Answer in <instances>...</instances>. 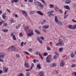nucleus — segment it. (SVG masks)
I'll return each mask as SVG.
<instances>
[{
  "label": "nucleus",
  "instance_id": "nucleus-1",
  "mask_svg": "<svg viewBox=\"0 0 76 76\" xmlns=\"http://www.w3.org/2000/svg\"><path fill=\"white\" fill-rule=\"evenodd\" d=\"M57 46H64V43L63 42V40L60 39H59L58 41V43L56 45Z\"/></svg>",
  "mask_w": 76,
  "mask_h": 76
},
{
  "label": "nucleus",
  "instance_id": "nucleus-2",
  "mask_svg": "<svg viewBox=\"0 0 76 76\" xmlns=\"http://www.w3.org/2000/svg\"><path fill=\"white\" fill-rule=\"evenodd\" d=\"M51 57H52V55H50L46 58V60L47 63H50V61L51 60Z\"/></svg>",
  "mask_w": 76,
  "mask_h": 76
},
{
  "label": "nucleus",
  "instance_id": "nucleus-3",
  "mask_svg": "<svg viewBox=\"0 0 76 76\" xmlns=\"http://www.w3.org/2000/svg\"><path fill=\"white\" fill-rule=\"evenodd\" d=\"M10 48L11 49V50L12 51H18V49H16V48L14 47V46L13 45L11 46L10 48H8V49H10Z\"/></svg>",
  "mask_w": 76,
  "mask_h": 76
},
{
  "label": "nucleus",
  "instance_id": "nucleus-4",
  "mask_svg": "<svg viewBox=\"0 0 76 76\" xmlns=\"http://www.w3.org/2000/svg\"><path fill=\"white\" fill-rule=\"evenodd\" d=\"M68 27L69 29H75L76 28V25H69Z\"/></svg>",
  "mask_w": 76,
  "mask_h": 76
},
{
  "label": "nucleus",
  "instance_id": "nucleus-5",
  "mask_svg": "<svg viewBox=\"0 0 76 76\" xmlns=\"http://www.w3.org/2000/svg\"><path fill=\"white\" fill-rule=\"evenodd\" d=\"M54 10H51L50 11H48V13H50L48 15V16H54V14H53V13H54Z\"/></svg>",
  "mask_w": 76,
  "mask_h": 76
},
{
  "label": "nucleus",
  "instance_id": "nucleus-6",
  "mask_svg": "<svg viewBox=\"0 0 76 76\" xmlns=\"http://www.w3.org/2000/svg\"><path fill=\"white\" fill-rule=\"evenodd\" d=\"M27 37H31L34 35V32H33V30H31V33H28L27 34Z\"/></svg>",
  "mask_w": 76,
  "mask_h": 76
},
{
  "label": "nucleus",
  "instance_id": "nucleus-7",
  "mask_svg": "<svg viewBox=\"0 0 76 76\" xmlns=\"http://www.w3.org/2000/svg\"><path fill=\"white\" fill-rule=\"evenodd\" d=\"M6 56V54L4 53H0V58H4V56Z\"/></svg>",
  "mask_w": 76,
  "mask_h": 76
},
{
  "label": "nucleus",
  "instance_id": "nucleus-8",
  "mask_svg": "<svg viewBox=\"0 0 76 76\" xmlns=\"http://www.w3.org/2000/svg\"><path fill=\"white\" fill-rule=\"evenodd\" d=\"M14 34V33H11V37H12V39L13 40L16 41V37H15V35L13 34Z\"/></svg>",
  "mask_w": 76,
  "mask_h": 76
},
{
  "label": "nucleus",
  "instance_id": "nucleus-9",
  "mask_svg": "<svg viewBox=\"0 0 76 76\" xmlns=\"http://www.w3.org/2000/svg\"><path fill=\"white\" fill-rule=\"evenodd\" d=\"M29 29V27L27 26V27L26 28H25L24 29H25L26 32H28V29H29L28 32H31V29Z\"/></svg>",
  "mask_w": 76,
  "mask_h": 76
},
{
  "label": "nucleus",
  "instance_id": "nucleus-10",
  "mask_svg": "<svg viewBox=\"0 0 76 76\" xmlns=\"http://www.w3.org/2000/svg\"><path fill=\"white\" fill-rule=\"evenodd\" d=\"M22 13H23V15L25 16H26V17L27 16L28 14H27V12H26L25 11L22 10Z\"/></svg>",
  "mask_w": 76,
  "mask_h": 76
},
{
  "label": "nucleus",
  "instance_id": "nucleus-11",
  "mask_svg": "<svg viewBox=\"0 0 76 76\" xmlns=\"http://www.w3.org/2000/svg\"><path fill=\"white\" fill-rule=\"evenodd\" d=\"M50 67H56L57 65L56 64V63H53L50 64Z\"/></svg>",
  "mask_w": 76,
  "mask_h": 76
},
{
  "label": "nucleus",
  "instance_id": "nucleus-12",
  "mask_svg": "<svg viewBox=\"0 0 76 76\" xmlns=\"http://www.w3.org/2000/svg\"><path fill=\"white\" fill-rule=\"evenodd\" d=\"M64 7L65 9H67V10H70V7L68 5H65L64 6Z\"/></svg>",
  "mask_w": 76,
  "mask_h": 76
},
{
  "label": "nucleus",
  "instance_id": "nucleus-13",
  "mask_svg": "<svg viewBox=\"0 0 76 76\" xmlns=\"http://www.w3.org/2000/svg\"><path fill=\"white\" fill-rule=\"evenodd\" d=\"M36 12L37 13H38L39 15H41V16H43V15H44V14L40 11H37Z\"/></svg>",
  "mask_w": 76,
  "mask_h": 76
},
{
  "label": "nucleus",
  "instance_id": "nucleus-14",
  "mask_svg": "<svg viewBox=\"0 0 76 76\" xmlns=\"http://www.w3.org/2000/svg\"><path fill=\"white\" fill-rule=\"evenodd\" d=\"M37 41H38L39 42L40 44H42V41L40 39L39 37H37Z\"/></svg>",
  "mask_w": 76,
  "mask_h": 76
},
{
  "label": "nucleus",
  "instance_id": "nucleus-15",
  "mask_svg": "<svg viewBox=\"0 0 76 76\" xmlns=\"http://www.w3.org/2000/svg\"><path fill=\"white\" fill-rule=\"evenodd\" d=\"M39 7H40L41 8H43V7H44V5L41 3L39 4Z\"/></svg>",
  "mask_w": 76,
  "mask_h": 76
},
{
  "label": "nucleus",
  "instance_id": "nucleus-16",
  "mask_svg": "<svg viewBox=\"0 0 76 76\" xmlns=\"http://www.w3.org/2000/svg\"><path fill=\"white\" fill-rule=\"evenodd\" d=\"M47 22V20H42L41 22V25H43L45 22Z\"/></svg>",
  "mask_w": 76,
  "mask_h": 76
},
{
  "label": "nucleus",
  "instance_id": "nucleus-17",
  "mask_svg": "<svg viewBox=\"0 0 76 76\" xmlns=\"http://www.w3.org/2000/svg\"><path fill=\"white\" fill-rule=\"evenodd\" d=\"M43 28H44L45 29H48L49 28V25H44L43 26Z\"/></svg>",
  "mask_w": 76,
  "mask_h": 76
},
{
  "label": "nucleus",
  "instance_id": "nucleus-18",
  "mask_svg": "<svg viewBox=\"0 0 76 76\" xmlns=\"http://www.w3.org/2000/svg\"><path fill=\"white\" fill-rule=\"evenodd\" d=\"M34 32L35 33L37 34H40V32L39 31V30L37 29H35L34 30Z\"/></svg>",
  "mask_w": 76,
  "mask_h": 76
},
{
  "label": "nucleus",
  "instance_id": "nucleus-19",
  "mask_svg": "<svg viewBox=\"0 0 76 76\" xmlns=\"http://www.w3.org/2000/svg\"><path fill=\"white\" fill-rule=\"evenodd\" d=\"M71 3V0H66L65 2V3L66 4H69V3Z\"/></svg>",
  "mask_w": 76,
  "mask_h": 76
},
{
  "label": "nucleus",
  "instance_id": "nucleus-20",
  "mask_svg": "<svg viewBox=\"0 0 76 76\" xmlns=\"http://www.w3.org/2000/svg\"><path fill=\"white\" fill-rule=\"evenodd\" d=\"M58 25H63V22L61 21H59L58 22Z\"/></svg>",
  "mask_w": 76,
  "mask_h": 76
},
{
  "label": "nucleus",
  "instance_id": "nucleus-21",
  "mask_svg": "<svg viewBox=\"0 0 76 76\" xmlns=\"http://www.w3.org/2000/svg\"><path fill=\"white\" fill-rule=\"evenodd\" d=\"M6 13H4L2 15V17L3 19H4L6 18Z\"/></svg>",
  "mask_w": 76,
  "mask_h": 76
},
{
  "label": "nucleus",
  "instance_id": "nucleus-22",
  "mask_svg": "<svg viewBox=\"0 0 76 76\" xmlns=\"http://www.w3.org/2000/svg\"><path fill=\"white\" fill-rule=\"evenodd\" d=\"M70 56L72 58H75V56L73 55V53H70Z\"/></svg>",
  "mask_w": 76,
  "mask_h": 76
},
{
  "label": "nucleus",
  "instance_id": "nucleus-23",
  "mask_svg": "<svg viewBox=\"0 0 76 76\" xmlns=\"http://www.w3.org/2000/svg\"><path fill=\"white\" fill-rule=\"evenodd\" d=\"M24 66L25 67L28 68L29 67V64L28 63H25L24 64Z\"/></svg>",
  "mask_w": 76,
  "mask_h": 76
},
{
  "label": "nucleus",
  "instance_id": "nucleus-24",
  "mask_svg": "<svg viewBox=\"0 0 76 76\" xmlns=\"http://www.w3.org/2000/svg\"><path fill=\"white\" fill-rule=\"evenodd\" d=\"M64 62L61 61L60 63V66L61 67H63L64 66Z\"/></svg>",
  "mask_w": 76,
  "mask_h": 76
},
{
  "label": "nucleus",
  "instance_id": "nucleus-25",
  "mask_svg": "<svg viewBox=\"0 0 76 76\" xmlns=\"http://www.w3.org/2000/svg\"><path fill=\"white\" fill-rule=\"evenodd\" d=\"M34 3H35L36 5H39V4L40 3V2H38V1L34 2Z\"/></svg>",
  "mask_w": 76,
  "mask_h": 76
},
{
  "label": "nucleus",
  "instance_id": "nucleus-26",
  "mask_svg": "<svg viewBox=\"0 0 76 76\" xmlns=\"http://www.w3.org/2000/svg\"><path fill=\"white\" fill-rule=\"evenodd\" d=\"M63 50V48H61L59 49V52H61V51H62Z\"/></svg>",
  "mask_w": 76,
  "mask_h": 76
},
{
  "label": "nucleus",
  "instance_id": "nucleus-27",
  "mask_svg": "<svg viewBox=\"0 0 76 76\" xmlns=\"http://www.w3.org/2000/svg\"><path fill=\"white\" fill-rule=\"evenodd\" d=\"M2 31H3L5 32H8V30L7 29H4L2 30Z\"/></svg>",
  "mask_w": 76,
  "mask_h": 76
},
{
  "label": "nucleus",
  "instance_id": "nucleus-28",
  "mask_svg": "<svg viewBox=\"0 0 76 76\" xmlns=\"http://www.w3.org/2000/svg\"><path fill=\"white\" fill-rule=\"evenodd\" d=\"M37 67L38 68H39L38 69H41V66H40V64H38L37 65Z\"/></svg>",
  "mask_w": 76,
  "mask_h": 76
},
{
  "label": "nucleus",
  "instance_id": "nucleus-29",
  "mask_svg": "<svg viewBox=\"0 0 76 76\" xmlns=\"http://www.w3.org/2000/svg\"><path fill=\"white\" fill-rule=\"evenodd\" d=\"M39 76L38 75V76H44L43 75V73L42 72H40L39 73Z\"/></svg>",
  "mask_w": 76,
  "mask_h": 76
},
{
  "label": "nucleus",
  "instance_id": "nucleus-30",
  "mask_svg": "<svg viewBox=\"0 0 76 76\" xmlns=\"http://www.w3.org/2000/svg\"><path fill=\"white\" fill-rule=\"evenodd\" d=\"M35 53L36 55H39V54H41V53L39 52H36Z\"/></svg>",
  "mask_w": 76,
  "mask_h": 76
},
{
  "label": "nucleus",
  "instance_id": "nucleus-31",
  "mask_svg": "<svg viewBox=\"0 0 76 76\" xmlns=\"http://www.w3.org/2000/svg\"><path fill=\"white\" fill-rule=\"evenodd\" d=\"M26 76H30V73L29 72H27L26 73Z\"/></svg>",
  "mask_w": 76,
  "mask_h": 76
},
{
  "label": "nucleus",
  "instance_id": "nucleus-32",
  "mask_svg": "<svg viewBox=\"0 0 76 76\" xmlns=\"http://www.w3.org/2000/svg\"><path fill=\"white\" fill-rule=\"evenodd\" d=\"M35 13V12L34 11L30 12V15H32V14H34Z\"/></svg>",
  "mask_w": 76,
  "mask_h": 76
},
{
  "label": "nucleus",
  "instance_id": "nucleus-33",
  "mask_svg": "<svg viewBox=\"0 0 76 76\" xmlns=\"http://www.w3.org/2000/svg\"><path fill=\"white\" fill-rule=\"evenodd\" d=\"M4 22H5V21H2L1 22H0V26H1V24H2Z\"/></svg>",
  "mask_w": 76,
  "mask_h": 76
},
{
  "label": "nucleus",
  "instance_id": "nucleus-34",
  "mask_svg": "<svg viewBox=\"0 0 76 76\" xmlns=\"http://www.w3.org/2000/svg\"><path fill=\"white\" fill-rule=\"evenodd\" d=\"M4 68L5 69L4 70V72H5L6 73V72H7V71H8V70H7V69L6 68V67H4Z\"/></svg>",
  "mask_w": 76,
  "mask_h": 76
},
{
  "label": "nucleus",
  "instance_id": "nucleus-35",
  "mask_svg": "<svg viewBox=\"0 0 76 76\" xmlns=\"http://www.w3.org/2000/svg\"><path fill=\"white\" fill-rule=\"evenodd\" d=\"M50 7L51 8H54V5H53L52 4H50Z\"/></svg>",
  "mask_w": 76,
  "mask_h": 76
},
{
  "label": "nucleus",
  "instance_id": "nucleus-36",
  "mask_svg": "<svg viewBox=\"0 0 76 76\" xmlns=\"http://www.w3.org/2000/svg\"><path fill=\"white\" fill-rule=\"evenodd\" d=\"M24 53H25V54H27V55H29V53L27 52L24 51Z\"/></svg>",
  "mask_w": 76,
  "mask_h": 76
},
{
  "label": "nucleus",
  "instance_id": "nucleus-37",
  "mask_svg": "<svg viewBox=\"0 0 76 76\" xmlns=\"http://www.w3.org/2000/svg\"><path fill=\"white\" fill-rule=\"evenodd\" d=\"M53 58H54V59H57V56H53Z\"/></svg>",
  "mask_w": 76,
  "mask_h": 76
},
{
  "label": "nucleus",
  "instance_id": "nucleus-38",
  "mask_svg": "<svg viewBox=\"0 0 76 76\" xmlns=\"http://www.w3.org/2000/svg\"><path fill=\"white\" fill-rule=\"evenodd\" d=\"M48 56V53L45 52L44 54V56Z\"/></svg>",
  "mask_w": 76,
  "mask_h": 76
},
{
  "label": "nucleus",
  "instance_id": "nucleus-39",
  "mask_svg": "<svg viewBox=\"0 0 76 76\" xmlns=\"http://www.w3.org/2000/svg\"><path fill=\"white\" fill-rule=\"evenodd\" d=\"M16 56L17 58H19L20 57V55L19 54H16Z\"/></svg>",
  "mask_w": 76,
  "mask_h": 76
},
{
  "label": "nucleus",
  "instance_id": "nucleus-40",
  "mask_svg": "<svg viewBox=\"0 0 76 76\" xmlns=\"http://www.w3.org/2000/svg\"><path fill=\"white\" fill-rule=\"evenodd\" d=\"M7 23H4L3 25L4 26H7Z\"/></svg>",
  "mask_w": 76,
  "mask_h": 76
},
{
  "label": "nucleus",
  "instance_id": "nucleus-41",
  "mask_svg": "<svg viewBox=\"0 0 76 76\" xmlns=\"http://www.w3.org/2000/svg\"><path fill=\"white\" fill-rule=\"evenodd\" d=\"M42 3H44V6H47V3L45 2V1L43 2Z\"/></svg>",
  "mask_w": 76,
  "mask_h": 76
},
{
  "label": "nucleus",
  "instance_id": "nucleus-42",
  "mask_svg": "<svg viewBox=\"0 0 76 76\" xmlns=\"http://www.w3.org/2000/svg\"><path fill=\"white\" fill-rule=\"evenodd\" d=\"M40 38H41V39H42L43 40V41H44V37H43L41 36L40 37Z\"/></svg>",
  "mask_w": 76,
  "mask_h": 76
},
{
  "label": "nucleus",
  "instance_id": "nucleus-43",
  "mask_svg": "<svg viewBox=\"0 0 76 76\" xmlns=\"http://www.w3.org/2000/svg\"><path fill=\"white\" fill-rule=\"evenodd\" d=\"M55 21L56 23H58V19H55Z\"/></svg>",
  "mask_w": 76,
  "mask_h": 76
},
{
  "label": "nucleus",
  "instance_id": "nucleus-44",
  "mask_svg": "<svg viewBox=\"0 0 76 76\" xmlns=\"http://www.w3.org/2000/svg\"><path fill=\"white\" fill-rule=\"evenodd\" d=\"M75 66H76V64H72L71 65L72 67H75Z\"/></svg>",
  "mask_w": 76,
  "mask_h": 76
},
{
  "label": "nucleus",
  "instance_id": "nucleus-45",
  "mask_svg": "<svg viewBox=\"0 0 76 76\" xmlns=\"http://www.w3.org/2000/svg\"><path fill=\"white\" fill-rule=\"evenodd\" d=\"M39 57H40L41 58L42 60H43V57H42V56H41V54H40V53H39Z\"/></svg>",
  "mask_w": 76,
  "mask_h": 76
},
{
  "label": "nucleus",
  "instance_id": "nucleus-46",
  "mask_svg": "<svg viewBox=\"0 0 76 76\" xmlns=\"http://www.w3.org/2000/svg\"><path fill=\"white\" fill-rule=\"evenodd\" d=\"M47 48L48 50H49V51H50L51 50V49L50 48H49V47H47Z\"/></svg>",
  "mask_w": 76,
  "mask_h": 76
},
{
  "label": "nucleus",
  "instance_id": "nucleus-47",
  "mask_svg": "<svg viewBox=\"0 0 76 76\" xmlns=\"http://www.w3.org/2000/svg\"><path fill=\"white\" fill-rule=\"evenodd\" d=\"M59 11L61 13H63V11L61 10H59Z\"/></svg>",
  "mask_w": 76,
  "mask_h": 76
},
{
  "label": "nucleus",
  "instance_id": "nucleus-48",
  "mask_svg": "<svg viewBox=\"0 0 76 76\" xmlns=\"http://www.w3.org/2000/svg\"><path fill=\"white\" fill-rule=\"evenodd\" d=\"M55 54H56V55H57V56H58V53L57 52H54Z\"/></svg>",
  "mask_w": 76,
  "mask_h": 76
},
{
  "label": "nucleus",
  "instance_id": "nucleus-49",
  "mask_svg": "<svg viewBox=\"0 0 76 76\" xmlns=\"http://www.w3.org/2000/svg\"><path fill=\"white\" fill-rule=\"evenodd\" d=\"M10 22H11V23H12L14 22V20H10Z\"/></svg>",
  "mask_w": 76,
  "mask_h": 76
},
{
  "label": "nucleus",
  "instance_id": "nucleus-50",
  "mask_svg": "<svg viewBox=\"0 0 76 76\" xmlns=\"http://www.w3.org/2000/svg\"><path fill=\"white\" fill-rule=\"evenodd\" d=\"M19 1V0H14V2L15 3H18Z\"/></svg>",
  "mask_w": 76,
  "mask_h": 76
},
{
  "label": "nucleus",
  "instance_id": "nucleus-51",
  "mask_svg": "<svg viewBox=\"0 0 76 76\" xmlns=\"http://www.w3.org/2000/svg\"><path fill=\"white\" fill-rule=\"evenodd\" d=\"M73 7H76V4H73Z\"/></svg>",
  "mask_w": 76,
  "mask_h": 76
},
{
  "label": "nucleus",
  "instance_id": "nucleus-52",
  "mask_svg": "<svg viewBox=\"0 0 76 76\" xmlns=\"http://www.w3.org/2000/svg\"><path fill=\"white\" fill-rule=\"evenodd\" d=\"M68 16H69V15L68 14L66 15H65L64 16V19H66V18H67Z\"/></svg>",
  "mask_w": 76,
  "mask_h": 76
},
{
  "label": "nucleus",
  "instance_id": "nucleus-53",
  "mask_svg": "<svg viewBox=\"0 0 76 76\" xmlns=\"http://www.w3.org/2000/svg\"><path fill=\"white\" fill-rule=\"evenodd\" d=\"M19 35L20 37H22V33H20L19 34Z\"/></svg>",
  "mask_w": 76,
  "mask_h": 76
},
{
  "label": "nucleus",
  "instance_id": "nucleus-54",
  "mask_svg": "<svg viewBox=\"0 0 76 76\" xmlns=\"http://www.w3.org/2000/svg\"><path fill=\"white\" fill-rule=\"evenodd\" d=\"M28 1L30 3H32L33 2V0H28Z\"/></svg>",
  "mask_w": 76,
  "mask_h": 76
},
{
  "label": "nucleus",
  "instance_id": "nucleus-55",
  "mask_svg": "<svg viewBox=\"0 0 76 76\" xmlns=\"http://www.w3.org/2000/svg\"><path fill=\"white\" fill-rule=\"evenodd\" d=\"M56 10H58V7H56Z\"/></svg>",
  "mask_w": 76,
  "mask_h": 76
},
{
  "label": "nucleus",
  "instance_id": "nucleus-56",
  "mask_svg": "<svg viewBox=\"0 0 76 76\" xmlns=\"http://www.w3.org/2000/svg\"><path fill=\"white\" fill-rule=\"evenodd\" d=\"M33 62H34V63H36V60L35 59H34L33 60Z\"/></svg>",
  "mask_w": 76,
  "mask_h": 76
},
{
  "label": "nucleus",
  "instance_id": "nucleus-57",
  "mask_svg": "<svg viewBox=\"0 0 76 76\" xmlns=\"http://www.w3.org/2000/svg\"><path fill=\"white\" fill-rule=\"evenodd\" d=\"M7 11H8V12H9V13H10V12H11L10 11V10H9L8 9H7Z\"/></svg>",
  "mask_w": 76,
  "mask_h": 76
},
{
  "label": "nucleus",
  "instance_id": "nucleus-58",
  "mask_svg": "<svg viewBox=\"0 0 76 76\" xmlns=\"http://www.w3.org/2000/svg\"><path fill=\"white\" fill-rule=\"evenodd\" d=\"M23 45V42H22L21 43V46H22Z\"/></svg>",
  "mask_w": 76,
  "mask_h": 76
},
{
  "label": "nucleus",
  "instance_id": "nucleus-59",
  "mask_svg": "<svg viewBox=\"0 0 76 76\" xmlns=\"http://www.w3.org/2000/svg\"><path fill=\"white\" fill-rule=\"evenodd\" d=\"M0 61H1V62H3V61H4V60L0 58Z\"/></svg>",
  "mask_w": 76,
  "mask_h": 76
},
{
  "label": "nucleus",
  "instance_id": "nucleus-60",
  "mask_svg": "<svg viewBox=\"0 0 76 76\" xmlns=\"http://www.w3.org/2000/svg\"><path fill=\"white\" fill-rule=\"evenodd\" d=\"M55 19H57V16H55Z\"/></svg>",
  "mask_w": 76,
  "mask_h": 76
},
{
  "label": "nucleus",
  "instance_id": "nucleus-61",
  "mask_svg": "<svg viewBox=\"0 0 76 76\" xmlns=\"http://www.w3.org/2000/svg\"><path fill=\"white\" fill-rule=\"evenodd\" d=\"M11 3H14V2H15V1H14V0H12V1H11Z\"/></svg>",
  "mask_w": 76,
  "mask_h": 76
},
{
  "label": "nucleus",
  "instance_id": "nucleus-62",
  "mask_svg": "<svg viewBox=\"0 0 76 76\" xmlns=\"http://www.w3.org/2000/svg\"><path fill=\"white\" fill-rule=\"evenodd\" d=\"M3 73V71L1 70H0V74H1Z\"/></svg>",
  "mask_w": 76,
  "mask_h": 76
},
{
  "label": "nucleus",
  "instance_id": "nucleus-63",
  "mask_svg": "<svg viewBox=\"0 0 76 76\" xmlns=\"http://www.w3.org/2000/svg\"><path fill=\"white\" fill-rule=\"evenodd\" d=\"M29 51H30V52H31V51H32V49L30 48L29 49Z\"/></svg>",
  "mask_w": 76,
  "mask_h": 76
},
{
  "label": "nucleus",
  "instance_id": "nucleus-64",
  "mask_svg": "<svg viewBox=\"0 0 76 76\" xmlns=\"http://www.w3.org/2000/svg\"><path fill=\"white\" fill-rule=\"evenodd\" d=\"M72 21H73V22H75V23H76V20L73 19L72 20Z\"/></svg>",
  "mask_w": 76,
  "mask_h": 76
}]
</instances>
